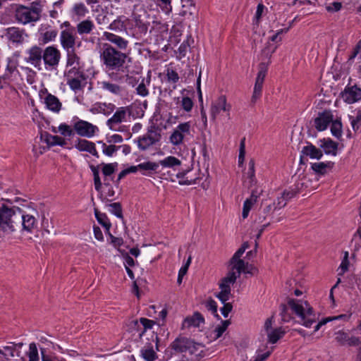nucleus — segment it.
Returning a JSON list of instances; mask_svg holds the SVG:
<instances>
[{"label":"nucleus","mask_w":361,"mask_h":361,"mask_svg":"<svg viewBox=\"0 0 361 361\" xmlns=\"http://www.w3.org/2000/svg\"><path fill=\"white\" fill-rule=\"evenodd\" d=\"M108 207L111 208L110 212L119 219H123L122 207L120 202L109 204Z\"/></svg>","instance_id":"obj_51"},{"label":"nucleus","mask_w":361,"mask_h":361,"mask_svg":"<svg viewBox=\"0 0 361 361\" xmlns=\"http://www.w3.org/2000/svg\"><path fill=\"white\" fill-rule=\"evenodd\" d=\"M15 16L16 20L23 24L36 22L40 18L37 10H30L23 6H20L16 9Z\"/></svg>","instance_id":"obj_8"},{"label":"nucleus","mask_w":361,"mask_h":361,"mask_svg":"<svg viewBox=\"0 0 361 361\" xmlns=\"http://www.w3.org/2000/svg\"><path fill=\"white\" fill-rule=\"evenodd\" d=\"M58 35V32L55 30H47L42 34V44H45L49 42L54 41Z\"/></svg>","instance_id":"obj_44"},{"label":"nucleus","mask_w":361,"mask_h":361,"mask_svg":"<svg viewBox=\"0 0 361 361\" xmlns=\"http://www.w3.org/2000/svg\"><path fill=\"white\" fill-rule=\"evenodd\" d=\"M270 57L271 56H269L268 62H261L259 64V72L256 78V82H264V78L267 73L268 66L270 63Z\"/></svg>","instance_id":"obj_36"},{"label":"nucleus","mask_w":361,"mask_h":361,"mask_svg":"<svg viewBox=\"0 0 361 361\" xmlns=\"http://www.w3.org/2000/svg\"><path fill=\"white\" fill-rule=\"evenodd\" d=\"M285 333L286 331L282 329V327L271 329V331L267 332L269 343L272 344L276 343L284 336Z\"/></svg>","instance_id":"obj_32"},{"label":"nucleus","mask_w":361,"mask_h":361,"mask_svg":"<svg viewBox=\"0 0 361 361\" xmlns=\"http://www.w3.org/2000/svg\"><path fill=\"white\" fill-rule=\"evenodd\" d=\"M42 136L44 137V141L49 146L59 145L63 147L66 145V141L63 137L58 135H52L47 132L44 133Z\"/></svg>","instance_id":"obj_30"},{"label":"nucleus","mask_w":361,"mask_h":361,"mask_svg":"<svg viewBox=\"0 0 361 361\" xmlns=\"http://www.w3.org/2000/svg\"><path fill=\"white\" fill-rule=\"evenodd\" d=\"M335 340L341 345H348L349 346H357L361 345V340L358 337L351 336L350 337L348 334L338 331L335 334Z\"/></svg>","instance_id":"obj_17"},{"label":"nucleus","mask_w":361,"mask_h":361,"mask_svg":"<svg viewBox=\"0 0 361 361\" xmlns=\"http://www.w3.org/2000/svg\"><path fill=\"white\" fill-rule=\"evenodd\" d=\"M244 252L243 248L240 247L228 262V266H233V269H236L238 275H240L242 272L250 273L249 271L246 270L248 263H245L243 259H240Z\"/></svg>","instance_id":"obj_14"},{"label":"nucleus","mask_w":361,"mask_h":361,"mask_svg":"<svg viewBox=\"0 0 361 361\" xmlns=\"http://www.w3.org/2000/svg\"><path fill=\"white\" fill-rule=\"evenodd\" d=\"M109 29L112 30L114 32L113 33L116 34L122 31H126V27L124 22L119 18L114 20L111 23L109 26Z\"/></svg>","instance_id":"obj_40"},{"label":"nucleus","mask_w":361,"mask_h":361,"mask_svg":"<svg viewBox=\"0 0 361 361\" xmlns=\"http://www.w3.org/2000/svg\"><path fill=\"white\" fill-rule=\"evenodd\" d=\"M73 129L78 135L88 138L93 137L99 130L97 126L81 119L74 123Z\"/></svg>","instance_id":"obj_10"},{"label":"nucleus","mask_w":361,"mask_h":361,"mask_svg":"<svg viewBox=\"0 0 361 361\" xmlns=\"http://www.w3.org/2000/svg\"><path fill=\"white\" fill-rule=\"evenodd\" d=\"M133 114V106H121L116 109L113 116L106 121V126L111 130L123 131L124 126L116 128V126L126 121L127 116Z\"/></svg>","instance_id":"obj_7"},{"label":"nucleus","mask_w":361,"mask_h":361,"mask_svg":"<svg viewBox=\"0 0 361 361\" xmlns=\"http://www.w3.org/2000/svg\"><path fill=\"white\" fill-rule=\"evenodd\" d=\"M341 97L348 104H353L361 99V88L357 85L346 86L341 92Z\"/></svg>","instance_id":"obj_12"},{"label":"nucleus","mask_w":361,"mask_h":361,"mask_svg":"<svg viewBox=\"0 0 361 361\" xmlns=\"http://www.w3.org/2000/svg\"><path fill=\"white\" fill-rule=\"evenodd\" d=\"M44 103L47 109L55 113H59L62 106L59 99L56 96L49 93L45 97Z\"/></svg>","instance_id":"obj_26"},{"label":"nucleus","mask_w":361,"mask_h":361,"mask_svg":"<svg viewBox=\"0 0 361 361\" xmlns=\"http://www.w3.org/2000/svg\"><path fill=\"white\" fill-rule=\"evenodd\" d=\"M354 131H357L361 126V109H358L355 117L349 116Z\"/></svg>","instance_id":"obj_48"},{"label":"nucleus","mask_w":361,"mask_h":361,"mask_svg":"<svg viewBox=\"0 0 361 361\" xmlns=\"http://www.w3.org/2000/svg\"><path fill=\"white\" fill-rule=\"evenodd\" d=\"M168 31V25L165 23H163L160 21L154 20L152 22V25L151 29L149 30L150 33H153L154 35H158L159 34H162L167 32Z\"/></svg>","instance_id":"obj_34"},{"label":"nucleus","mask_w":361,"mask_h":361,"mask_svg":"<svg viewBox=\"0 0 361 361\" xmlns=\"http://www.w3.org/2000/svg\"><path fill=\"white\" fill-rule=\"evenodd\" d=\"M334 116L330 110H324L319 112L314 118V126L318 131L325 130L328 126L332 122Z\"/></svg>","instance_id":"obj_15"},{"label":"nucleus","mask_w":361,"mask_h":361,"mask_svg":"<svg viewBox=\"0 0 361 361\" xmlns=\"http://www.w3.org/2000/svg\"><path fill=\"white\" fill-rule=\"evenodd\" d=\"M64 51H66L67 58L66 66H73V68L68 71V73L71 74L73 73H78L77 66H80V58L76 54L75 47Z\"/></svg>","instance_id":"obj_20"},{"label":"nucleus","mask_w":361,"mask_h":361,"mask_svg":"<svg viewBox=\"0 0 361 361\" xmlns=\"http://www.w3.org/2000/svg\"><path fill=\"white\" fill-rule=\"evenodd\" d=\"M200 324H204V318L201 313L195 312L192 316L187 317L183 322V328L199 327Z\"/></svg>","instance_id":"obj_23"},{"label":"nucleus","mask_w":361,"mask_h":361,"mask_svg":"<svg viewBox=\"0 0 361 361\" xmlns=\"http://www.w3.org/2000/svg\"><path fill=\"white\" fill-rule=\"evenodd\" d=\"M103 37L116 46V49L119 51L126 50L128 47V41L123 37L118 35L116 33L110 32H104Z\"/></svg>","instance_id":"obj_16"},{"label":"nucleus","mask_w":361,"mask_h":361,"mask_svg":"<svg viewBox=\"0 0 361 361\" xmlns=\"http://www.w3.org/2000/svg\"><path fill=\"white\" fill-rule=\"evenodd\" d=\"M29 56L26 58V61L34 65L35 67L40 65L42 57L43 50L37 47L33 46L28 51Z\"/></svg>","instance_id":"obj_22"},{"label":"nucleus","mask_w":361,"mask_h":361,"mask_svg":"<svg viewBox=\"0 0 361 361\" xmlns=\"http://www.w3.org/2000/svg\"><path fill=\"white\" fill-rule=\"evenodd\" d=\"M187 135H192L191 124L190 122L178 124L171 135L169 140L173 145L177 146L183 142L184 137Z\"/></svg>","instance_id":"obj_9"},{"label":"nucleus","mask_w":361,"mask_h":361,"mask_svg":"<svg viewBox=\"0 0 361 361\" xmlns=\"http://www.w3.org/2000/svg\"><path fill=\"white\" fill-rule=\"evenodd\" d=\"M100 58L108 70L120 71L126 63L128 54L118 50L111 44L104 43Z\"/></svg>","instance_id":"obj_3"},{"label":"nucleus","mask_w":361,"mask_h":361,"mask_svg":"<svg viewBox=\"0 0 361 361\" xmlns=\"http://www.w3.org/2000/svg\"><path fill=\"white\" fill-rule=\"evenodd\" d=\"M230 269L227 273L226 276L224 277L219 283V287H222V285L226 287H231V284H234L237 280V278L240 275H238L236 269H233V266H228Z\"/></svg>","instance_id":"obj_28"},{"label":"nucleus","mask_w":361,"mask_h":361,"mask_svg":"<svg viewBox=\"0 0 361 361\" xmlns=\"http://www.w3.org/2000/svg\"><path fill=\"white\" fill-rule=\"evenodd\" d=\"M288 308L298 317V322L307 328L311 327L318 319L314 309L307 301L288 298L287 305L281 304L279 306L280 315L284 322H288L292 319Z\"/></svg>","instance_id":"obj_2"},{"label":"nucleus","mask_w":361,"mask_h":361,"mask_svg":"<svg viewBox=\"0 0 361 361\" xmlns=\"http://www.w3.org/2000/svg\"><path fill=\"white\" fill-rule=\"evenodd\" d=\"M100 166H102V171L103 175L105 176V178H106L107 176H110L111 175L114 173V172L116 170L118 163L117 162L111 163V164L102 163V164H100Z\"/></svg>","instance_id":"obj_41"},{"label":"nucleus","mask_w":361,"mask_h":361,"mask_svg":"<svg viewBox=\"0 0 361 361\" xmlns=\"http://www.w3.org/2000/svg\"><path fill=\"white\" fill-rule=\"evenodd\" d=\"M231 106L227 104L226 96H220L211 107V116L213 120L216 119L221 111H229Z\"/></svg>","instance_id":"obj_19"},{"label":"nucleus","mask_w":361,"mask_h":361,"mask_svg":"<svg viewBox=\"0 0 361 361\" xmlns=\"http://www.w3.org/2000/svg\"><path fill=\"white\" fill-rule=\"evenodd\" d=\"M157 1L164 13H169L171 11L172 6L171 0H157Z\"/></svg>","instance_id":"obj_63"},{"label":"nucleus","mask_w":361,"mask_h":361,"mask_svg":"<svg viewBox=\"0 0 361 361\" xmlns=\"http://www.w3.org/2000/svg\"><path fill=\"white\" fill-rule=\"evenodd\" d=\"M60 42L63 50L75 48L76 43L75 30L71 29V31H61L60 34Z\"/></svg>","instance_id":"obj_18"},{"label":"nucleus","mask_w":361,"mask_h":361,"mask_svg":"<svg viewBox=\"0 0 361 361\" xmlns=\"http://www.w3.org/2000/svg\"><path fill=\"white\" fill-rule=\"evenodd\" d=\"M128 331L131 333L137 332L138 334L139 338L140 337V333L142 331V323L140 319H134L129 322L128 324Z\"/></svg>","instance_id":"obj_43"},{"label":"nucleus","mask_w":361,"mask_h":361,"mask_svg":"<svg viewBox=\"0 0 361 361\" xmlns=\"http://www.w3.org/2000/svg\"><path fill=\"white\" fill-rule=\"evenodd\" d=\"M73 10L75 15L80 17L85 16V13L87 12V8L82 3L75 4Z\"/></svg>","instance_id":"obj_61"},{"label":"nucleus","mask_w":361,"mask_h":361,"mask_svg":"<svg viewBox=\"0 0 361 361\" xmlns=\"http://www.w3.org/2000/svg\"><path fill=\"white\" fill-rule=\"evenodd\" d=\"M140 321L142 323V331L140 333V337H142L147 329H152L155 322L145 317H141Z\"/></svg>","instance_id":"obj_50"},{"label":"nucleus","mask_w":361,"mask_h":361,"mask_svg":"<svg viewBox=\"0 0 361 361\" xmlns=\"http://www.w3.org/2000/svg\"><path fill=\"white\" fill-rule=\"evenodd\" d=\"M301 154H302V155H305L306 157H309L311 159L318 160L322 159L323 157V152L311 142H307V145L303 147L301 151Z\"/></svg>","instance_id":"obj_25"},{"label":"nucleus","mask_w":361,"mask_h":361,"mask_svg":"<svg viewBox=\"0 0 361 361\" xmlns=\"http://www.w3.org/2000/svg\"><path fill=\"white\" fill-rule=\"evenodd\" d=\"M140 170L156 171L159 167V164L152 161H147L137 165Z\"/></svg>","instance_id":"obj_55"},{"label":"nucleus","mask_w":361,"mask_h":361,"mask_svg":"<svg viewBox=\"0 0 361 361\" xmlns=\"http://www.w3.org/2000/svg\"><path fill=\"white\" fill-rule=\"evenodd\" d=\"M245 155V138L243 137L240 140L239 155H238V165L241 166L243 164Z\"/></svg>","instance_id":"obj_58"},{"label":"nucleus","mask_w":361,"mask_h":361,"mask_svg":"<svg viewBox=\"0 0 361 361\" xmlns=\"http://www.w3.org/2000/svg\"><path fill=\"white\" fill-rule=\"evenodd\" d=\"M75 147L80 152H87L97 158L99 157L98 152L95 147V144L92 142L78 138L75 141Z\"/></svg>","instance_id":"obj_21"},{"label":"nucleus","mask_w":361,"mask_h":361,"mask_svg":"<svg viewBox=\"0 0 361 361\" xmlns=\"http://www.w3.org/2000/svg\"><path fill=\"white\" fill-rule=\"evenodd\" d=\"M348 283L349 288L353 289L355 286L361 290V279L358 275L351 274L348 276Z\"/></svg>","instance_id":"obj_46"},{"label":"nucleus","mask_w":361,"mask_h":361,"mask_svg":"<svg viewBox=\"0 0 361 361\" xmlns=\"http://www.w3.org/2000/svg\"><path fill=\"white\" fill-rule=\"evenodd\" d=\"M277 207H276L275 203H262V207L259 210V216L256 221H258L259 223H262L266 219L267 216L271 214Z\"/></svg>","instance_id":"obj_27"},{"label":"nucleus","mask_w":361,"mask_h":361,"mask_svg":"<svg viewBox=\"0 0 361 361\" xmlns=\"http://www.w3.org/2000/svg\"><path fill=\"white\" fill-rule=\"evenodd\" d=\"M94 216L99 224H101L105 229V233H109L111 224L104 213H101L97 208H94Z\"/></svg>","instance_id":"obj_31"},{"label":"nucleus","mask_w":361,"mask_h":361,"mask_svg":"<svg viewBox=\"0 0 361 361\" xmlns=\"http://www.w3.org/2000/svg\"><path fill=\"white\" fill-rule=\"evenodd\" d=\"M132 20L134 21V29L135 32L133 35L140 39L145 35L149 26V18L147 12L140 6H135L132 13Z\"/></svg>","instance_id":"obj_5"},{"label":"nucleus","mask_w":361,"mask_h":361,"mask_svg":"<svg viewBox=\"0 0 361 361\" xmlns=\"http://www.w3.org/2000/svg\"><path fill=\"white\" fill-rule=\"evenodd\" d=\"M334 163L332 161L316 162L312 164L311 169L317 175L324 176L327 173V169H332Z\"/></svg>","instance_id":"obj_29"},{"label":"nucleus","mask_w":361,"mask_h":361,"mask_svg":"<svg viewBox=\"0 0 361 361\" xmlns=\"http://www.w3.org/2000/svg\"><path fill=\"white\" fill-rule=\"evenodd\" d=\"M17 69V62L13 59H8L6 68V73L3 75L4 79L10 78L12 73Z\"/></svg>","instance_id":"obj_42"},{"label":"nucleus","mask_w":361,"mask_h":361,"mask_svg":"<svg viewBox=\"0 0 361 361\" xmlns=\"http://www.w3.org/2000/svg\"><path fill=\"white\" fill-rule=\"evenodd\" d=\"M102 87L109 92L118 94L121 92V87L118 85L111 83L109 82H102Z\"/></svg>","instance_id":"obj_52"},{"label":"nucleus","mask_w":361,"mask_h":361,"mask_svg":"<svg viewBox=\"0 0 361 361\" xmlns=\"http://www.w3.org/2000/svg\"><path fill=\"white\" fill-rule=\"evenodd\" d=\"M170 348L177 353H182L188 351L190 355L195 356L193 361H199L205 355L202 348L204 345L200 343H196L193 340L179 336L171 344Z\"/></svg>","instance_id":"obj_4"},{"label":"nucleus","mask_w":361,"mask_h":361,"mask_svg":"<svg viewBox=\"0 0 361 361\" xmlns=\"http://www.w3.org/2000/svg\"><path fill=\"white\" fill-rule=\"evenodd\" d=\"M98 143H101L102 145L103 153L108 157H111L114 152L121 148V146H116L114 145H106V143L102 141H99Z\"/></svg>","instance_id":"obj_49"},{"label":"nucleus","mask_w":361,"mask_h":361,"mask_svg":"<svg viewBox=\"0 0 361 361\" xmlns=\"http://www.w3.org/2000/svg\"><path fill=\"white\" fill-rule=\"evenodd\" d=\"M61 54L60 51L54 46L47 47L43 51L42 59L46 66H48L52 68H55L58 66Z\"/></svg>","instance_id":"obj_11"},{"label":"nucleus","mask_w":361,"mask_h":361,"mask_svg":"<svg viewBox=\"0 0 361 361\" xmlns=\"http://www.w3.org/2000/svg\"><path fill=\"white\" fill-rule=\"evenodd\" d=\"M59 130L63 136L71 137L74 135V129L73 130L66 123H61L59 126Z\"/></svg>","instance_id":"obj_60"},{"label":"nucleus","mask_w":361,"mask_h":361,"mask_svg":"<svg viewBox=\"0 0 361 361\" xmlns=\"http://www.w3.org/2000/svg\"><path fill=\"white\" fill-rule=\"evenodd\" d=\"M37 228V220L32 215L25 214L17 207H0V231L11 234L16 231L32 232Z\"/></svg>","instance_id":"obj_1"},{"label":"nucleus","mask_w":361,"mask_h":361,"mask_svg":"<svg viewBox=\"0 0 361 361\" xmlns=\"http://www.w3.org/2000/svg\"><path fill=\"white\" fill-rule=\"evenodd\" d=\"M159 164L161 165L163 167L173 168L176 166H180L181 161L173 156H169L164 159L159 161Z\"/></svg>","instance_id":"obj_39"},{"label":"nucleus","mask_w":361,"mask_h":361,"mask_svg":"<svg viewBox=\"0 0 361 361\" xmlns=\"http://www.w3.org/2000/svg\"><path fill=\"white\" fill-rule=\"evenodd\" d=\"M70 74L68 73L67 84L70 88L74 91L79 90L82 88L81 80L78 78H69Z\"/></svg>","instance_id":"obj_53"},{"label":"nucleus","mask_w":361,"mask_h":361,"mask_svg":"<svg viewBox=\"0 0 361 361\" xmlns=\"http://www.w3.org/2000/svg\"><path fill=\"white\" fill-rule=\"evenodd\" d=\"M320 148L323 149L326 154L336 156L337 154L338 144L331 138H323L319 140Z\"/></svg>","instance_id":"obj_24"},{"label":"nucleus","mask_w":361,"mask_h":361,"mask_svg":"<svg viewBox=\"0 0 361 361\" xmlns=\"http://www.w3.org/2000/svg\"><path fill=\"white\" fill-rule=\"evenodd\" d=\"M221 291L216 294V297L224 304L227 303L226 301L229 300L230 295H231V287H226L222 285V287H219Z\"/></svg>","instance_id":"obj_37"},{"label":"nucleus","mask_w":361,"mask_h":361,"mask_svg":"<svg viewBox=\"0 0 361 361\" xmlns=\"http://www.w3.org/2000/svg\"><path fill=\"white\" fill-rule=\"evenodd\" d=\"M161 139V129L152 125L147 128V132L137 140V147L141 151L148 149L151 146L159 142Z\"/></svg>","instance_id":"obj_6"},{"label":"nucleus","mask_w":361,"mask_h":361,"mask_svg":"<svg viewBox=\"0 0 361 361\" xmlns=\"http://www.w3.org/2000/svg\"><path fill=\"white\" fill-rule=\"evenodd\" d=\"M93 23L90 20H85L77 25V31L80 35L89 34L94 28Z\"/></svg>","instance_id":"obj_33"},{"label":"nucleus","mask_w":361,"mask_h":361,"mask_svg":"<svg viewBox=\"0 0 361 361\" xmlns=\"http://www.w3.org/2000/svg\"><path fill=\"white\" fill-rule=\"evenodd\" d=\"M5 36L9 42L17 45L22 44L27 37L25 30L16 27L6 29Z\"/></svg>","instance_id":"obj_13"},{"label":"nucleus","mask_w":361,"mask_h":361,"mask_svg":"<svg viewBox=\"0 0 361 361\" xmlns=\"http://www.w3.org/2000/svg\"><path fill=\"white\" fill-rule=\"evenodd\" d=\"M100 112L103 113L106 116L110 115L116 109L114 104L111 103H102L99 105Z\"/></svg>","instance_id":"obj_56"},{"label":"nucleus","mask_w":361,"mask_h":361,"mask_svg":"<svg viewBox=\"0 0 361 361\" xmlns=\"http://www.w3.org/2000/svg\"><path fill=\"white\" fill-rule=\"evenodd\" d=\"M99 167L100 165L94 166L90 165V168L92 172L93 178H94V188L97 191L100 192L102 189V181L99 177Z\"/></svg>","instance_id":"obj_35"},{"label":"nucleus","mask_w":361,"mask_h":361,"mask_svg":"<svg viewBox=\"0 0 361 361\" xmlns=\"http://www.w3.org/2000/svg\"><path fill=\"white\" fill-rule=\"evenodd\" d=\"M298 192L299 190L298 188H289L288 190H285L282 192L281 196L286 202H288L295 197Z\"/></svg>","instance_id":"obj_59"},{"label":"nucleus","mask_w":361,"mask_h":361,"mask_svg":"<svg viewBox=\"0 0 361 361\" xmlns=\"http://www.w3.org/2000/svg\"><path fill=\"white\" fill-rule=\"evenodd\" d=\"M181 106L185 111L189 112L193 107V102L190 97H184L181 101Z\"/></svg>","instance_id":"obj_64"},{"label":"nucleus","mask_w":361,"mask_h":361,"mask_svg":"<svg viewBox=\"0 0 361 361\" xmlns=\"http://www.w3.org/2000/svg\"><path fill=\"white\" fill-rule=\"evenodd\" d=\"M166 78L169 82L176 83L179 80V76L176 71L168 68L166 71Z\"/></svg>","instance_id":"obj_62"},{"label":"nucleus","mask_w":361,"mask_h":361,"mask_svg":"<svg viewBox=\"0 0 361 361\" xmlns=\"http://www.w3.org/2000/svg\"><path fill=\"white\" fill-rule=\"evenodd\" d=\"M263 82H256L254 87L253 94L251 98V104H255L262 94Z\"/></svg>","instance_id":"obj_47"},{"label":"nucleus","mask_w":361,"mask_h":361,"mask_svg":"<svg viewBox=\"0 0 361 361\" xmlns=\"http://www.w3.org/2000/svg\"><path fill=\"white\" fill-rule=\"evenodd\" d=\"M331 123V132L332 135L337 139H340L342 136V123L341 119L333 120Z\"/></svg>","instance_id":"obj_38"},{"label":"nucleus","mask_w":361,"mask_h":361,"mask_svg":"<svg viewBox=\"0 0 361 361\" xmlns=\"http://www.w3.org/2000/svg\"><path fill=\"white\" fill-rule=\"evenodd\" d=\"M27 356L29 357V361H39L38 350L35 343L30 344Z\"/></svg>","instance_id":"obj_54"},{"label":"nucleus","mask_w":361,"mask_h":361,"mask_svg":"<svg viewBox=\"0 0 361 361\" xmlns=\"http://www.w3.org/2000/svg\"><path fill=\"white\" fill-rule=\"evenodd\" d=\"M205 307L209 311H211L212 313L217 318L220 319L219 315L217 314V305L216 302L212 298L208 300L205 303Z\"/></svg>","instance_id":"obj_57"},{"label":"nucleus","mask_w":361,"mask_h":361,"mask_svg":"<svg viewBox=\"0 0 361 361\" xmlns=\"http://www.w3.org/2000/svg\"><path fill=\"white\" fill-rule=\"evenodd\" d=\"M142 356L146 361H154L157 356L152 347H148L141 350Z\"/></svg>","instance_id":"obj_45"}]
</instances>
